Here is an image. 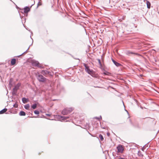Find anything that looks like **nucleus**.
Wrapping results in <instances>:
<instances>
[{"label": "nucleus", "mask_w": 159, "mask_h": 159, "mask_svg": "<svg viewBox=\"0 0 159 159\" xmlns=\"http://www.w3.org/2000/svg\"><path fill=\"white\" fill-rule=\"evenodd\" d=\"M72 111V108H65L62 111L61 113L63 115H66L70 113Z\"/></svg>", "instance_id": "obj_1"}, {"label": "nucleus", "mask_w": 159, "mask_h": 159, "mask_svg": "<svg viewBox=\"0 0 159 159\" xmlns=\"http://www.w3.org/2000/svg\"><path fill=\"white\" fill-rule=\"evenodd\" d=\"M84 66L85 67V70L87 72L91 75L93 74V70H90L89 67L87 66L86 64H84Z\"/></svg>", "instance_id": "obj_2"}, {"label": "nucleus", "mask_w": 159, "mask_h": 159, "mask_svg": "<svg viewBox=\"0 0 159 159\" xmlns=\"http://www.w3.org/2000/svg\"><path fill=\"white\" fill-rule=\"evenodd\" d=\"M117 152L118 153H123L124 150V148L123 146L121 145H119L117 147Z\"/></svg>", "instance_id": "obj_3"}, {"label": "nucleus", "mask_w": 159, "mask_h": 159, "mask_svg": "<svg viewBox=\"0 0 159 159\" xmlns=\"http://www.w3.org/2000/svg\"><path fill=\"white\" fill-rule=\"evenodd\" d=\"M37 79L40 82H44L45 81V78L42 75H39Z\"/></svg>", "instance_id": "obj_4"}, {"label": "nucleus", "mask_w": 159, "mask_h": 159, "mask_svg": "<svg viewBox=\"0 0 159 159\" xmlns=\"http://www.w3.org/2000/svg\"><path fill=\"white\" fill-rule=\"evenodd\" d=\"M56 116L58 118L62 120H65L69 118L68 117L62 116L60 115H57Z\"/></svg>", "instance_id": "obj_5"}, {"label": "nucleus", "mask_w": 159, "mask_h": 159, "mask_svg": "<svg viewBox=\"0 0 159 159\" xmlns=\"http://www.w3.org/2000/svg\"><path fill=\"white\" fill-rule=\"evenodd\" d=\"M30 11V8L27 7H25L24 9V12L27 13Z\"/></svg>", "instance_id": "obj_6"}, {"label": "nucleus", "mask_w": 159, "mask_h": 159, "mask_svg": "<svg viewBox=\"0 0 159 159\" xmlns=\"http://www.w3.org/2000/svg\"><path fill=\"white\" fill-rule=\"evenodd\" d=\"M39 63L38 61H33L32 62V64L33 66H39Z\"/></svg>", "instance_id": "obj_7"}, {"label": "nucleus", "mask_w": 159, "mask_h": 159, "mask_svg": "<svg viewBox=\"0 0 159 159\" xmlns=\"http://www.w3.org/2000/svg\"><path fill=\"white\" fill-rule=\"evenodd\" d=\"M112 60L113 61V63L115 64V65L116 66H120L121 65L120 64L116 62V61H115L114 60H113V59H112Z\"/></svg>", "instance_id": "obj_8"}, {"label": "nucleus", "mask_w": 159, "mask_h": 159, "mask_svg": "<svg viewBox=\"0 0 159 159\" xmlns=\"http://www.w3.org/2000/svg\"><path fill=\"white\" fill-rule=\"evenodd\" d=\"M20 85V83L18 84L17 85H16L14 88V91H16L19 89V87Z\"/></svg>", "instance_id": "obj_9"}, {"label": "nucleus", "mask_w": 159, "mask_h": 159, "mask_svg": "<svg viewBox=\"0 0 159 159\" xmlns=\"http://www.w3.org/2000/svg\"><path fill=\"white\" fill-rule=\"evenodd\" d=\"M16 62V60L15 58L12 59L11 61V64L12 65H14Z\"/></svg>", "instance_id": "obj_10"}, {"label": "nucleus", "mask_w": 159, "mask_h": 159, "mask_svg": "<svg viewBox=\"0 0 159 159\" xmlns=\"http://www.w3.org/2000/svg\"><path fill=\"white\" fill-rule=\"evenodd\" d=\"M22 101L24 103H25L28 101V99H27L25 98H22Z\"/></svg>", "instance_id": "obj_11"}, {"label": "nucleus", "mask_w": 159, "mask_h": 159, "mask_svg": "<svg viewBox=\"0 0 159 159\" xmlns=\"http://www.w3.org/2000/svg\"><path fill=\"white\" fill-rule=\"evenodd\" d=\"M146 3L147 5V8L148 9H149L151 7V4L148 1L146 0Z\"/></svg>", "instance_id": "obj_12"}, {"label": "nucleus", "mask_w": 159, "mask_h": 159, "mask_svg": "<svg viewBox=\"0 0 159 159\" xmlns=\"http://www.w3.org/2000/svg\"><path fill=\"white\" fill-rule=\"evenodd\" d=\"M7 111V109L6 108H4L2 110L0 111V114H2L4 113Z\"/></svg>", "instance_id": "obj_13"}, {"label": "nucleus", "mask_w": 159, "mask_h": 159, "mask_svg": "<svg viewBox=\"0 0 159 159\" xmlns=\"http://www.w3.org/2000/svg\"><path fill=\"white\" fill-rule=\"evenodd\" d=\"M19 115L21 116H25V113L24 111H20L19 113Z\"/></svg>", "instance_id": "obj_14"}, {"label": "nucleus", "mask_w": 159, "mask_h": 159, "mask_svg": "<svg viewBox=\"0 0 159 159\" xmlns=\"http://www.w3.org/2000/svg\"><path fill=\"white\" fill-rule=\"evenodd\" d=\"M30 107V105L29 104H27L25 105L24 106L25 108V109H27V110H28L29 109Z\"/></svg>", "instance_id": "obj_15"}, {"label": "nucleus", "mask_w": 159, "mask_h": 159, "mask_svg": "<svg viewBox=\"0 0 159 159\" xmlns=\"http://www.w3.org/2000/svg\"><path fill=\"white\" fill-rule=\"evenodd\" d=\"M99 137L100 138V140L102 141L103 140L104 138L102 135L100 134L99 135Z\"/></svg>", "instance_id": "obj_16"}, {"label": "nucleus", "mask_w": 159, "mask_h": 159, "mask_svg": "<svg viewBox=\"0 0 159 159\" xmlns=\"http://www.w3.org/2000/svg\"><path fill=\"white\" fill-rule=\"evenodd\" d=\"M36 107H37V104H34L32 105L31 106L32 108L33 109H35L36 108Z\"/></svg>", "instance_id": "obj_17"}, {"label": "nucleus", "mask_w": 159, "mask_h": 159, "mask_svg": "<svg viewBox=\"0 0 159 159\" xmlns=\"http://www.w3.org/2000/svg\"><path fill=\"white\" fill-rule=\"evenodd\" d=\"M138 155L140 157H143V155L141 154V153L140 151H138Z\"/></svg>", "instance_id": "obj_18"}, {"label": "nucleus", "mask_w": 159, "mask_h": 159, "mask_svg": "<svg viewBox=\"0 0 159 159\" xmlns=\"http://www.w3.org/2000/svg\"><path fill=\"white\" fill-rule=\"evenodd\" d=\"M34 113L35 114L38 115L39 114V112L38 111L35 110V111H34Z\"/></svg>", "instance_id": "obj_19"}, {"label": "nucleus", "mask_w": 159, "mask_h": 159, "mask_svg": "<svg viewBox=\"0 0 159 159\" xmlns=\"http://www.w3.org/2000/svg\"><path fill=\"white\" fill-rule=\"evenodd\" d=\"M13 106H14V107H16V108L17 107H18V105H17V104H16L14 105Z\"/></svg>", "instance_id": "obj_20"}, {"label": "nucleus", "mask_w": 159, "mask_h": 159, "mask_svg": "<svg viewBox=\"0 0 159 159\" xmlns=\"http://www.w3.org/2000/svg\"><path fill=\"white\" fill-rule=\"evenodd\" d=\"M109 73H107H107H106V72H104V74H105V75H108V74Z\"/></svg>", "instance_id": "obj_21"}, {"label": "nucleus", "mask_w": 159, "mask_h": 159, "mask_svg": "<svg viewBox=\"0 0 159 159\" xmlns=\"http://www.w3.org/2000/svg\"><path fill=\"white\" fill-rule=\"evenodd\" d=\"M98 62H99V63L100 64H101V62H100V60L99 59L98 60Z\"/></svg>", "instance_id": "obj_22"}, {"label": "nucleus", "mask_w": 159, "mask_h": 159, "mask_svg": "<svg viewBox=\"0 0 159 159\" xmlns=\"http://www.w3.org/2000/svg\"><path fill=\"white\" fill-rule=\"evenodd\" d=\"M118 159H125L124 158H122V157H120Z\"/></svg>", "instance_id": "obj_23"}, {"label": "nucleus", "mask_w": 159, "mask_h": 159, "mask_svg": "<svg viewBox=\"0 0 159 159\" xmlns=\"http://www.w3.org/2000/svg\"><path fill=\"white\" fill-rule=\"evenodd\" d=\"M95 118L96 119H98V120H99V119H100V118H99L97 117H95Z\"/></svg>", "instance_id": "obj_24"}, {"label": "nucleus", "mask_w": 159, "mask_h": 159, "mask_svg": "<svg viewBox=\"0 0 159 159\" xmlns=\"http://www.w3.org/2000/svg\"><path fill=\"white\" fill-rule=\"evenodd\" d=\"M107 134L108 136H109L110 135V133H107Z\"/></svg>", "instance_id": "obj_25"}, {"label": "nucleus", "mask_w": 159, "mask_h": 159, "mask_svg": "<svg viewBox=\"0 0 159 159\" xmlns=\"http://www.w3.org/2000/svg\"><path fill=\"white\" fill-rule=\"evenodd\" d=\"M46 115H47L48 116H50V115L49 114H46Z\"/></svg>", "instance_id": "obj_26"}, {"label": "nucleus", "mask_w": 159, "mask_h": 159, "mask_svg": "<svg viewBox=\"0 0 159 159\" xmlns=\"http://www.w3.org/2000/svg\"><path fill=\"white\" fill-rule=\"evenodd\" d=\"M142 150L143 151L144 150V148H142Z\"/></svg>", "instance_id": "obj_27"}, {"label": "nucleus", "mask_w": 159, "mask_h": 159, "mask_svg": "<svg viewBox=\"0 0 159 159\" xmlns=\"http://www.w3.org/2000/svg\"><path fill=\"white\" fill-rule=\"evenodd\" d=\"M100 118L101 119L102 118V117H101V116H100Z\"/></svg>", "instance_id": "obj_28"}]
</instances>
